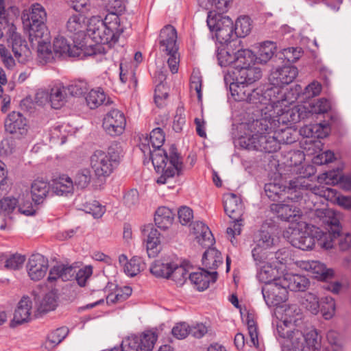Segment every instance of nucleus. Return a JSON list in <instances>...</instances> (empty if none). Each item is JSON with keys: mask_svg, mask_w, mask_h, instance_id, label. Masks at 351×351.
<instances>
[{"mask_svg": "<svg viewBox=\"0 0 351 351\" xmlns=\"http://www.w3.org/2000/svg\"><path fill=\"white\" fill-rule=\"evenodd\" d=\"M288 341L294 351H310L308 346L305 345L304 334L298 329L293 330L291 337Z\"/></svg>", "mask_w": 351, "mask_h": 351, "instance_id": "obj_46", "label": "nucleus"}, {"mask_svg": "<svg viewBox=\"0 0 351 351\" xmlns=\"http://www.w3.org/2000/svg\"><path fill=\"white\" fill-rule=\"evenodd\" d=\"M65 88L67 93L74 97L81 96L88 90L87 84L84 81L75 82Z\"/></svg>", "mask_w": 351, "mask_h": 351, "instance_id": "obj_62", "label": "nucleus"}, {"mask_svg": "<svg viewBox=\"0 0 351 351\" xmlns=\"http://www.w3.org/2000/svg\"><path fill=\"white\" fill-rule=\"evenodd\" d=\"M53 53L56 56L79 57L82 49L75 45H71L66 38L60 36L53 41Z\"/></svg>", "mask_w": 351, "mask_h": 351, "instance_id": "obj_26", "label": "nucleus"}, {"mask_svg": "<svg viewBox=\"0 0 351 351\" xmlns=\"http://www.w3.org/2000/svg\"><path fill=\"white\" fill-rule=\"evenodd\" d=\"M5 130L16 138L25 136L28 132L29 125L24 115L16 111L9 113L4 121Z\"/></svg>", "mask_w": 351, "mask_h": 351, "instance_id": "obj_12", "label": "nucleus"}, {"mask_svg": "<svg viewBox=\"0 0 351 351\" xmlns=\"http://www.w3.org/2000/svg\"><path fill=\"white\" fill-rule=\"evenodd\" d=\"M251 31L250 19L247 16L237 19L234 25V36L245 37Z\"/></svg>", "mask_w": 351, "mask_h": 351, "instance_id": "obj_51", "label": "nucleus"}, {"mask_svg": "<svg viewBox=\"0 0 351 351\" xmlns=\"http://www.w3.org/2000/svg\"><path fill=\"white\" fill-rule=\"evenodd\" d=\"M32 302L27 296H23L19 301L15 309L12 325L14 323L17 325L28 322L31 319Z\"/></svg>", "mask_w": 351, "mask_h": 351, "instance_id": "obj_24", "label": "nucleus"}, {"mask_svg": "<svg viewBox=\"0 0 351 351\" xmlns=\"http://www.w3.org/2000/svg\"><path fill=\"white\" fill-rule=\"evenodd\" d=\"M321 311L326 319L333 316L335 311V302L332 298L326 296L322 299Z\"/></svg>", "mask_w": 351, "mask_h": 351, "instance_id": "obj_59", "label": "nucleus"}, {"mask_svg": "<svg viewBox=\"0 0 351 351\" xmlns=\"http://www.w3.org/2000/svg\"><path fill=\"white\" fill-rule=\"evenodd\" d=\"M86 29L88 36L97 44L108 45L111 47L119 40L117 35L106 27L103 19L99 16H92L89 19Z\"/></svg>", "mask_w": 351, "mask_h": 351, "instance_id": "obj_9", "label": "nucleus"}, {"mask_svg": "<svg viewBox=\"0 0 351 351\" xmlns=\"http://www.w3.org/2000/svg\"><path fill=\"white\" fill-rule=\"evenodd\" d=\"M230 82V90L235 101H246L255 104L259 110L264 108L269 101V97L274 96L278 90L276 88H267L265 91L259 88H252L247 83H240L238 80Z\"/></svg>", "mask_w": 351, "mask_h": 351, "instance_id": "obj_6", "label": "nucleus"}, {"mask_svg": "<svg viewBox=\"0 0 351 351\" xmlns=\"http://www.w3.org/2000/svg\"><path fill=\"white\" fill-rule=\"evenodd\" d=\"M277 128L274 131L280 146L281 144H291L297 141L298 132L296 130L291 127H285L279 130H277Z\"/></svg>", "mask_w": 351, "mask_h": 351, "instance_id": "obj_41", "label": "nucleus"}, {"mask_svg": "<svg viewBox=\"0 0 351 351\" xmlns=\"http://www.w3.org/2000/svg\"><path fill=\"white\" fill-rule=\"evenodd\" d=\"M138 338L140 350L141 351H151L154 348L158 337L155 332L147 330L143 332Z\"/></svg>", "mask_w": 351, "mask_h": 351, "instance_id": "obj_47", "label": "nucleus"}, {"mask_svg": "<svg viewBox=\"0 0 351 351\" xmlns=\"http://www.w3.org/2000/svg\"><path fill=\"white\" fill-rule=\"evenodd\" d=\"M158 79L160 82L156 86L154 90V101L158 107L162 108L166 104V99L169 94V88L164 83L166 76L162 72L158 74Z\"/></svg>", "mask_w": 351, "mask_h": 351, "instance_id": "obj_35", "label": "nucleus"}, {"mask_svg": "<svg viewBox=\"0 0 351 351\" xmlns=\"http://www.w3.org/2000/svg\"><path fill=\"white\" fill-rule=\"evenodd\" d=\"M170 278L178 285H182L189 278L188 271L182 265L173 264Z\"/></svg>", "mask_w": 351, "mask_h": 351, "instance_id": "obj_53", "label": "nucleus"}, {"mask_svg": "<svg viewBox=\"0 0 351 351\" xmlns=\"http://www.w3.org/2000/svg\"><path fill=\"white\" fill-rule=\"evenodd\" d=\"M48 267V259L40 254H32L27 263L28 276L34 281L42 279L46 275Z\"/></svg>", "mask_w": 351, "mask_h": 351, "instance_id": "obj_17", "label": "nucleus"}, {"mask_svg": "<svg viewBox=\"0 0 351 351\" xmlns=\"http://www.w3.org/2000/svg\"><path fill=\"white\" fill-rule=\"evenodd\" d=\"M173 263L168 259H159L155 261L151 265L149 270L152 275L156 278H170L171 268Z\"/></svg>", "mask_w": 351, "mask_h": 351, "instance_id": "obj_32", "label": "nucleus"}, {"mask_svg": "<svg viewBox=\"0 0 351 351\" xmlns=\"http://www.w3.org/2000/svg\"><path fill=\"white\" fill-rule=\"evenodd\" d=\"M206 22L209 29L215 32L219 43H230L232 37L234 36V23L229 16L210 11Z\"/></svg>", "mask_w": 351, "mask_h": 351, "instance_id": "obj_8", "label": "nucleus"}, {"mask_svg": "<svg viewBox=\"0 0 351 351\" xmlns=\"http://www.w3.org/2000/svg\"><path fill=\"white\" fill-rule=\"evenodd\" d=\"M232 1V0H198L200 7L216 13L226 12Z\"/></svg>", "mask_w": 351, "mask_h": 351, "instance_id": "obj_39", "label": "nucleus"}, {"mask_svg": "<svg viewBox=\"0 0 351 351\" xmlns=\"http://www.w3.org/2000/svg\"><path fill=\"white\" fill-rule=\"evenodd\" d=\"M305 177L299 176L289 182V186H282L276 183H267L265 185L264 190L267 197L271 201L283 199L285 201L286 193L290 192L291 189L304 186Z\"/></svg>", "mask_w": 351, "mask_h": 351, "instance_id": "obj_13", "label": "nucleus"}, {"mask_svg": "<svg viewBox=\"0 0 351 351\" xmlns=\"http://www.w3.org/2000/svg\"><path fill=\"white\" fill-rule=\"evenodd\" d=\"M298 74V69L293 66H285L272 71L269 77V80L274 86L273 88H278L282 92L281 87L288 85L293 82Z\"/></svg>", "mask_w": 351, "mask_h": 351, "instance_id": "obj_16", "label": "nucleus"}, {"mask_svg": "<svg viewBox=\"0 0 351 351\" xmlns=\"http://www.w3.org/2000/svg\"><path fill=\"white\" fill-rule=\"evenodd\" d=\"M276 44L271 41L263 43L259 47L258 59L261 63L267 62L274 56L276 51Z\"/></svg>", "mask_w": 351, "mask_h": 351, "instance_id": "obj_44", "label": "nucleus"}, {"mask_svg": "<svg viewBox=\"0 0 351 351\" xmlns=\"http://www.w3.org/2000/svg\"><path fill=\"white\" fill-rule=\"evenodd\" d=\"M83 207V210L86 213L91 215L94 218L101 217L106 210L105 207L96 200L86 202L84 204Z\"/></svg>", "mask_w": 351, "mask_h": 351, "instance_id": "obj_57", "label": "nucleus"}, {"mask_svg": "<svg viewBox=\"0 0 351 351\" xmlns=\"http://www.w3.org/2000/svg\"><path fill=\"white\" fill-rule=\"evenodd\" d=\"M317 229L320 230L319 228H315V237L306 232L300 231L299 229H293L288 237L289 241L293 247L302 250H311L315 246L316 241L317 242V239L319 238V235H321V233H316Z\"/></svg>", "mask_w": 351, "mask_h": 351, "instance_id": "obj_18", "label": "nucleus"}, {"mask_svg": "<svg viewBox=\"0 0 351 351\" xmlns=\"http://www.w3.org/2000/svg\"><path fill=\"white\" fill-rule=\"evenodd\" d=\"M16 29V27L13 25L9 27L8 43L12 48L14 57L20 63L25 64L31 58L32 51L25 38Z\"/></svg>", "mask_w": 351, "mask_h": 351, "instance_id": "obj_11", "label": "nucleus"}, {"mask_svg": "<svg viewBox=\"0 0 351 351\" xmlns=\"http://www.w3.org/2000/svg\"><path fill=\"white\" fill-rule=\"evenodd\" d=\"M52 191L58 196L73 194L75 186L73 180L66 175H62L53 181Z\"/></svg>", "mask_w": 351, "mask_h": 351, "instance_id": "obj_27", "label": "nucleus"}, {"mask_svg": "<svg viewBox=\"0 0 351 351\" xmlns=\"http://www.w3.org/2000/svg\"><path fill=\"white\" fill-rule=\"evenodd\" d=\"M121 347V351H138L140 346L138 336L131 335L125 338L122 341Z\"/></svg>", "mask_w": 351, "mask_h": 351, "instance_id": "obj_64", "label": "nucleus"}, {"mask_svg": "<svg viewBox=\"0 0 351 351\" xmlns=\"http://www.w3.org/2000/svg\"><path fill=\"white\" fill-rule=\"evenodd\" d=\"M22 19L24 26L29 27V37L32 45L34 38L36 40L47 36L48 31L45 23L47 20V13L40 4L32 5L29 15L23 14Z\"/></svg>", "mask_w": 351, "mask_h": 351, "instance_id": "obj_7", "label": "nucleus"}, {"mask_svg": "<svg viewBox=\"0 0 351 351\" xmlns=\"http://www.w3.org/2000/svg\"><path fill=\"white\" fill-rule=\"evenodd\" d=\"M273 121L261 111V117L249 121L247 130L252 135L241 137L239 143L244 149L256 150L266 153H273L280 149V147L274 132L278 125L272 126Z\"/></svg>", "mask_w": 351, "mask_h": 351, "instance_id": "obj_2", "label": "nucleus"}, {"mask_svg": "<svg viewBox=\"0 0 351 351\" xmlns=\"http://www.w3.org/2000/svg\"><path fill=\"white\" fill-rule=\"evenodd\" d=\"M66 29L71 34L77 35L79 37L84 36L86 29L85 18L80 14L71 16L67 21Z\"/></svg>", "mask_w": 351, "mask_h": 351, "instance_id": "obj_36", "label": "nucleus"}, {"mask_svg": "<svg viewBox=\"0 0 351 351\" xmlns=\"http://www.w3.org/2000/svg\"><path fill=\"white\" fill-rule=\"evenodd\" d=\"M69 334V328L63 326L52 331L47 336V339L43 343V347L47 350H51L61 343Z\"/></svg>", "mask_w": 351, "mask_h": 351, "instance_id": "obj_37", "label": "nucleus"}, {"mask_svg": "<svg viewBox=\"0 0 351 351\" xmlns=\"http://www.w3.org/2000/svg\"><path fill=\"white\" fill-rule=\"evenodd\" d=\"M307 265H308V267L306 266L305 269L311 270L313 274L319 275L323 280H326L333 275V270L327 269L326 265L319 261H312L308 262Z\"/></svg>", "mask_w": 351, "mask_h": 351, "instance_id": "obj_49", "label": "nucleus"}, {"mask_svg": "<svg viewBox=\"0 0 351 351\" xmlns=\"http://www.w3.org/2000/svg\"><path fill=\"white\" fill-rule=\"evenodd\" d=\"M264 300L268 306H278L288 298V289L282 278L267 283L262 288Z\"/></svg>", "mask_w": 351, "mask_h": 351, "instance_id": "obj_10", "label": "nucleus"}, {"mask_svg": "<svg viewBox=\"0 0 351 351\" xmlns=\"http://www.w3.org/2000/svg\"><path fill=\"white\" fill-rule=\"evenodd\" d=\"M165 140L162 130L157 128L151 132L149 138H146L145 143H142L140 145L144 156L147 154L150 156L155 170L162 173L156 181L160 184L167 183V180L173 178L176 174L178 176L181 174L183 169L181 157L175 145L170 147L169 154L160 149Z\"/></svg>", "mask_w": 351, "mask_h": 351, "instance_id": "obj_1", "label": "nucleus"}, {"mask_svg": "<svg viewBox=\"0 0 351 351\" xmlns=\"http://www.w3.org/2000/svg\"><path fill=\"white\" fill-rule=\"evenodd\" d=\"M176 41L177 32L173 26L167 25L160 30L159 45L162 51L165 53L178 52V47Z\"/></svg>", "mask_w": 351, "mask_h": 351, "instance_id": "obj_19", "label": "nucleus"}, {"mask_svg": "<svg viewBox=\"0 0 351 351\" xmlns=\"http://www.w3.org/2000/svg\"><path fill=\"white\" fill-rule=\"evenodd\" d=\"M232 47L230 43V46H227L226 48L219 49L217 54L219 64L221 66H229L228 72L231 70L234 64L235 52L230 49Z\"/></svg>", "mask_w": 351, "mask_h": 351, "instance_id": "obj_42", "label": "nucleus"}, {"mask_svg": "<svg viewBox=\"0 0 351 351\" xmlns=\"http://www.w3.org/2000/svg\"><path fill=\"white\" fill-rule=\"evenodd\" d=\"M49 184L47 182L41 180H34L31 187L32 200L36 204L43 202L49 193Z\"/></svg>", "mask_w": 351, "mask_h": 351, "instance_id": "obj_34", "label": "nucleus"}, {"mask_svg": "<svg viewBox=\"0 0 351 351\" xmlns=\"http://www.w3.org/2000/svg\"><path fill=\"white\" fill-rule=\"evenodd\" d=\"M302 304L314 315H316L319 311L320 304L318 298L313 293H305Z\"/></svg>", "mask_w": 351, "mask_h": 351, "instance_id": "obj_56", "label": "nucleus"}, {"mask_svg": "<svg viewBox=\"0 0 351 351\" xmlns=\"http://www.w3.org/2000/svg\"><path fill=\"white\" fill-rule=\"evenodd\" d=\"M255 64L249 65L247 67H243L240 69H231L225 75L224 80L228 84L229 78L238 80L240 83L252 84L260 80L262 77V71L260 68L255 66Z\"/></svg>", "mask_w": 351, "mask_h": 351, "instance_id": "obj_15", "label": "nucleus"}, {"mask_svg": "<svg viewBox=\"0 0 351 351\" xmlns=\"http://www.w3.org/2000/svg\"><path fill=\"white\" fill-rule=\"evenodd\" d=\"M224 210L228 217L234 221H241L243 214V205L235 194L226 195L224 198Z\"/></svg>", "mask_w": 351, "mask_h": 351, "instance_id": "obj_21", "label": "nucleus"}, {"mask_svg": "<svg viewBox=\"0 0 351 351\" xmlns=\"http://www.w3.org/2000/svg\"><path fill=\"white\" fill-rule=\"evenodd\" d=\"M326 177L332 180V183L340 182L343 189L351 190V176H338L335 171L326 173Z\"/></svg>", "mask_w": 351, "mask_h": 351, "instance_id": "obj_60", "label": "nucleus"}, {"mask_svg": "<svg viewBox=\"0 0 351 351\" xmlns=\"http://www.w3.org/2000/svg\"><path fill=\"white\" fill-rule=\"evenodd\" d=\"M302 53L300 47H288L283 49L277 56L279 59L287 60V62H295L301 57Z\"/></svg>", "mask_w": 351, "mask_h": 351, "instance_id": "obj_55", "label": "nucleus"}, {"mask_svg": "<svg viewBox=\"0 0 351 351\" xmlns=\"http://www.w3.org/2000/svg\"><path fill=\"white\" fill-rule=\"evenodd\" d=\"M276 269L269 265H263L258 273V278L261 281L267 285V283L273 282L275 278Z\"/></svg>", "mask_w": 351, "mask_h": 351, "instance_id": "obj_63", "label": "nucleus"}, {"mask_svg": "<svg viewBox=\"0 0 351 351\" xmlns=\"http://www.w3.org/2000/svg\"><path fill=\"white\" fill-rule=\"evenodd\" d=\"M282 279L284 285L291 291H303L309 284L308 280L300 275H287Z\"/></svg>", "mask_w": 351, "mask_h": 351, "instance_id": "obj_33", "label": "nucleus"}, {"mask_svg": "<svg viewBox=\"0 0 351 351\" xmlns=\"http://www.w3.org/2000/svg\"><path fill=\"white\" fill-rule=\"evenodd\" d=\"M105 99L106 94L101 88L91 90L86 97L87 105L91 109L103 104Z\"/></svg>", "mask_w": 351, "mask_h": 351, "instance_id": "obj_48", "label": "nucleus"}, {"mask_svg": "<svg viewBox=\"0 0 351 351\" xmlns=\"http://www.w3.org/2000/svg\"><path fill=\"white\" fill-rule=\"evenodd\" d=\"M202 265L206 270H215L222 264L221 254L215 247H209L202 256Z\"/></svg>", "mask_w": 351, "mask_h": 351, "instance_id": "obj_28", "label": "nucleus"}, {"mask_svg": "<svg viewBox=\"0 0 351 351\" xmlns=\"http://www.w3.org/2000/svg\"><path fill=\"white\" fill-rule=\"evenodd\" d=\"M103 23H105L106 27L114 34L117 35L119 39L120 35L124 32V27L121 24V19L114 12L108 13L104 19Z\"/></svg>", "mask_w": 351, "mask_h": 351, "instance_id": "obj_40", "label": "nucleus"}, {"mask_svg": "<svg viewBox=\"0 0 351 351\" xmlns=\"http://www.w3.org/2000/svg\"><path fill=\"white\" fill-rule=\"evenodd\" d=\"M58 295L56 291L47 293L39 302L38 311L40 313H47L53 311L57 306Z\"/></svg>", "mask_w": 351, "mask_h": 351, "instance_id": "obj_43", "label": "nucleus"}, {"mask_svg": "<svg viewBox=\"0 0 351 351\" xmlns=\"http://www.w3.org/2000/svg\"><path fill=\"white\" fill-rule=\"evenodd\" d=\"M143 232L146 237V248L149 257L156 256L161 249L160 232L152 224L145 226Z\"/></svg>", "mask_w": 351, "mask_h": 351, "instance_id": "obj_20", "label": "nucleus"}, {"mask_svg": "<svg viewBox=\"0 0 351 351\" xmlns=\"http://www.w3.org/2000/svg\"><path fill=\"white\" fill-rule=\"evenodd\" d=\"M315 215L319 219V221L328 226V232H324L317 229L316 233L319 234V238L317 239V245L326 250L331 249L334 246L335 240L340 237L339 246L341 250H348L351 246V234L346 233L342 236L340 234L341 227L339 221L335 216L334 212L330 209L322 208L315 210Z\"/></svg>", "mask_w": 351, "mask_h": 351, "instance_id": "obj_4", "label": "nucleus"}, {"mask_svg": "<svg viewBox=\"0 0 351 351\" xmlns=\"http://www.w3.org/2000/svg\"><path fill=\"white\" fill-rule=\"evenodd\" d=\"M144 263L140 256H133L124 266V272L129 276L137 275L144 269Z\"/></svg>", "mask_w": 351, "mask_h": 351, "instance_id": "obj_52", "label": "nucleus"}, {"mask_svg": "<svg viewBox=\"0 0 351 351\" xmlns=\"http://www.w3.org/2000/svg\"><path fill=\"white\" fill-rule=\"evenodd\" d=\"M48 40L49 34L46 37H43V38L34 39V41H36L38 44V58L41 64H46L54 58V53L53 51H52L51 49L50 42Z\"/></svg>", "mask_w": 351, "mask_h": 351, "instance_id": "obj_30", "label": "nucleus"}, {"mask_svg": "<svg viewBox=\"0 0 351 351\" xmlns=\"http://www.w3.org/2000/svg\"><path fill=\"white\" fill-rule=\"evenodd\" d=\"M19 202L17 199L7 197L0 200V216L3 217H10V215L16 208Z\"/></svg>", "mask_w": 351, "mask_h": 351, "instance_id": "obj_54", "label": "nucleus"}, {"mask_svg": "<svg viewBox=\"0 0 351 351\" xmlns=\"http://www.w3.org/2000/svg\"><path fill=\"white\" fill-rule=\"evenodd\" d=\"M125 125L126 120L124 114L117 109H113L108 112L103 121L104 130L112 136L121 134L125 130Z\"/></svg>", "mask_w": 351, "mask_h": 351, "instance_id": "obj_14", "label": "nucleus"}, {"mask_svg": "<svg viewBox=\"0 0 351 351\" xmlns=\"http://www.w3.org/2000/svg\"><path fill=\"white\" fill-rule=\"evenodd\" d=\"M174 215L173 212L170 208L166 206L159 207L154 215L155 224L158 228L166 230L172 225Z\"/></svg>", "mask_w": 351, "mask_h": 351, "instance_id": "obj_29", "label": "nucleus"}, {"mask_svg": "<svg viewBox=\"0 0 351 351\" xmlns=\"http://www.w3.org/2000/svg\"><path fill=\"white\" fill-rule=\"evenodd\" d=\"M91 179L90 170L88 168H82L78 170L74 176V186L77 189H84L89 185Z\"/></svg>", "mask_w": 351, "mask_h": 351, "instance_id": "obj_45", "label": "nucleus"}, {"mask_svg": "<svg viewBox=\"0 0 351 351\" xmlns=\"http://www.w3.org/2000/svg\"><path fill=\"white\" fill-rule=\"evenodd\" d=\"M123 148L120 143L112 142L107 150H95L90 157V165L98 178L108 177L120 164Z\"/></svg>", "mask_w": 351, "mask_h": 351, "instance_id": "obj_5", "label": "nucleus"}, {"mask_svg": "<svg viewBox=\"0 0 351 351\" xmlns=\"http://www.w3.org/2000/svg\"><path fill=\"white\" fill-rule=\"evenodd\" d=\"M186 125V116L184 113V108L183 106H178L176 111V114L173 121V130L176 132H180L182 131Z\"/></svg>", "mask_w": 351, "mask_h": 351, "instance_id": "obj_58", "label": "nucleus"}, {"mask_svg": "<svg viewBox=\"0 0 351 351\" xmlns=\"http://www.w3.org/2000/svg\"><path fill=\"white\" fill-rule=\"evenodd\" d=\"M76 268L69 265L59 264L53 266L49 270L47 280L50 282L61 279L62 281H69L74 278Z\"/></svg>", "mask_w": 351, "mask_h": 351, "instance_id": "obj_25", "label": "nucleus"}, {"mask_svg": "<svg viewBox=\"0 0 351 351\" xmlns=\"http://www.w3.org/2000/svg\"><path fill=\"white\" fill-rule=\"evenodd\" d=\"M276 88L278 90V93H276L274 96L269 97L271 99L268 104L260 109V111L263 110L264 114L271 119L273 127L274 125L280 127V123L285 125L288 122L298 123L306 117V108L304 106L289 108V105L293 101H290L285 93L280 88Z\"/></svg>", "mask_w": 351, "mask_h": 351, "instance_id": "obj_3", "label": "nucleus"}, {"mask_svg": "<svg viewBox=\"0 0 351 351\" xmlns=\"http://www.w3.org/2000/svg\"><path fill=\"white\" fill-rule=\"evenodd\" d=\"M67 92L65 87L56 86L50 89V103L53 108L59 109L66 102Z\"/></svg>", "mask_w": 351, "mask_h": 351, "instance_id": "obj_38", "label": "nucleus"}, {"mask_svg": "<svg viewBox=\"0 0 351 351\" xmlns=\"http://www.w3.org/2000/svg\"><path fill=\"white\" fill-rule=\"evenodd\" d=\"M255 55L247 49H239L235 52L234 64L231 69H240L255 64Z\"/></svg>", "mask_w": 351, "mask_h": 351, "instance_id": "obj_31", "label": "nucleus"}, {"mask_svg": "<svg viewBox=\"0 0 351 351\" xmlns=\"http://www.w3.org/2000/svg\"><path fill=\"white\" fill-rule=\"evenodd\" d=\"M270 209L278 218L285 221H296L301 214L298 207L287 204H272Z\"/></svg>", "mask_w": 351, "mask_h": 351, "instance_id": "obj_22", "label": "nucleus"}, {"mask_svg": "<svg viewBox=\"0 0 351 351\" xmlns=\"http://www.w3.org/2000/svg\"><path fill=\"white\" fill-rule=\"evenodd\" d=\"M217 278V271H208L204 268L199 272H193L189 275V280L199 291L206 289L209 287L210 282H215Z\"/></svg>", "mask_w": 351, "mask_h": 351, "instance_id": "obj_23", "label": "nucleus"}, {"mask_svg": "<svg viewBox=\"0 0 351 351\" xmlns=\"http://www.w3.org/2000/svg\"><path fill=\"white\" fill-rule=\"evenodd\" d=\"M254 239L258 247L265 249L271 247L274 243V239L271 238L270 233L266 230H260Z\"/></svg>", "mask_w": 351, "mask_h": 351, "instance_id": "obj_61", "label": "nucleus"}, {"mask_svg": "<svg viewBox=\"0 0 351 351\" xmlns=\"http://www.w3.org/2000/svg\"><path fill=\"white\" fill-rule=\"evenodd\" d=\"M132 292V288L125 286L122 289H117L114 293L108 294L106 297V302L108 304L123 302L131 295Z\"/></svg>", "mask_w": 351, "mask_h": 351, "instance_id": "obj_50", "label": "nucleus"}]
</instances>
